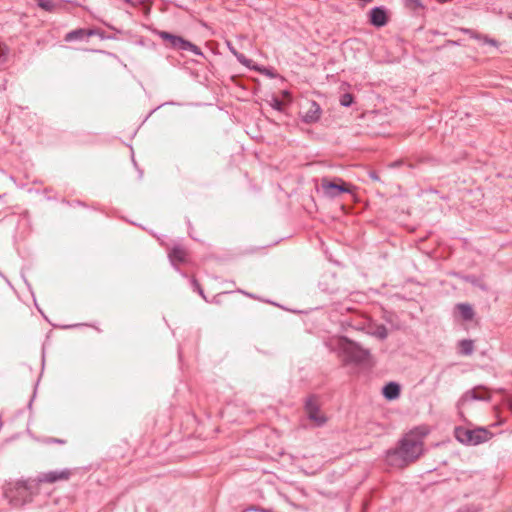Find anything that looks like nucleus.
I'll return each instance as SVG.
<instances>
[{
    "mask_svg": "<svg viewBox=\"0 0 512 512\" xmlns=\"http://www.w3.org/2000/svg\"><path fill=\"white\" fill-rule=\"evenodd\" d=\"M38 493L37 483L34 480H18L5 491V497L13 507H23L31 503L33 496Z\"/></svg>",
    "mask_w": 512,
    "mask_h": 512,
    "instance_id": "2",
    "label": "nucleus"
},
{
    "mask_svg": "<svg viewBox=\"0 0 512 512\" xmlns=\"http://www.w3.org/2000/svg\"><path fill=\"white\" fill-rule=\"evenodd\" d=\"M456 309L464 321H471L475 315L472 306L468 303H459L456 305Z\"/></svg>",
    "mask_w": 512,
    "mask_h": 512,
    "instance_id": "15",
    "label": "nucleus"
},
{
    "mask_svg": "<svg viewBox=\"0 0 512 512\" xmlns=\"http://www.w3.org/2000/svg\"><path fill=\"white\" fill-rule=\"evenodd\" d=\"M242 64L246 65V64H249V62L245 60V61L242 62Z\"/></svg>",
    "mask_w": 512,
    "mask_h": 512,
    "instance_id": "33",
    "label": "nucleus"
},
{
    "mask_svg": "<svg viewBox=\"0 0 512 512\" xmlns=\"http://www.w3.org/2000/svg\"><path fill=\"white\" fill-rule=\"evenodd\" d=\"M248 68H254L261 74L269 77V78H279L281 81H283V77L280 76L276 70L273 67H267V66H247Z\"/></svg>",
    "mask_w": 512,
    "mask_h": 512,
    "instance_id": "17",
    "label": "nucleus"
},
{
    "mask_svg": "<svg viewBox=\"0 0 512 512\" xmlns=\"http://www.w3.org/2000/svg\"><path fill=\"white\" fill-rule=\"evenodd\" d=\"M382 393L387 400L397 399L400 395V385L396 382H389L383 387Z\"/></svg>",
    "mask_w": 512,
    "mask_h": 512,
    "instance_id": "14",
    "label": "nucleus"
},
{
    "mask_svg": "<svg viewBox=\"0 0 512 512\" xmlns=\"http://www.w3.org/2000/svg\"><path fill=\"white\" fill-rule=\"evenodd\" d=\"M467 32L470 34V36L472 38H475V39L483 42L484 44H489V45H491L493 47H498V42L495 39L490 38L487 35L478 34V33L474 32V31H471V30H467Z\"/></svg>",
    "mask_w": 512,
    "mask_h": 512,
    "instance_id": "18",
    "label": "nucleus"
},
{
    "mask_svg": "<svg viewBox=\"0 0 512 512\" xmlns=\"http://www.w3.org/2000/svg\"><path fill=\"white\" fill-rule=\"evenodd\" d=\"M192 285H193V287H194V290H195V291H197V292L199 293V295H200L204 300H206V296H205V294H204V291H203V289H202L201 285L199 284V282H198L195 278H193V279H192Z\"/></svg>",
    "mask_w": 512,
    "mask_h": 512,
    "instance_id": "24",
    "label": "nucleus"
},
{
    "mask_svg": "<svg viewBox=\"0 0 512 512\" xmlns=\"http://www.w3.org/2000/svg\"><path fill=\"white\" fill-rule=\"evenodd\" d=\"M169 260L174 267L187 261L188 253L182 245H174L168 253ZM179 270L178 268H176Z\"/></svg>",
    "mask_w": 512,
    "mask_h": 512,
    "instance_id": "13",
    "label": "nucleus"
},
{
    "mask_svg": "<svg viewBox=\"0 0 512 512\" xmlns=\"http://www.w3.org/2000/svg\"><path fill=\"white\" fill-rule=\"evenodd\" d=\"M89 30H90L91 32H93V33H92V37H93V36H98V37H99L100 39H102V40L107 38V37H106V35H105L104 30H102V29H100V28L93 27V28H89Z\"/></svg>",
    "mask_w": 512,
    "mask_h": 512,
    "instance_id": "25",
    "label": "nucleus"
},
{
    "mask_svg": "<svg viewBox=\"0 0 512 512\" xmlns=\"http://www.w3.org/2000/svg\"><path fill=\"white\" fill-rule=\"evenodd\" d=\"M429 434L427 426H418L406 433L397 447L386 451L388 465L403 468L416 461L424 451V438Z\"/></svg>",
    "mask_w": 512,
    "mask_h": 512,
    "instance_id": "1",
    "label": "nucleus"
},
{
    "mask_svg": "<svg viewBox=\"0 0 512 512\" xmlns=\"http://www.w3.org/2000/svg\"><path fill=\"white\" fill-rule=\"evenodd\" d=\"M302 109L301 118L306 124L316 123L321 117L322 109L316 101H307Z\"/></svg>",
    "mask_w": 512,
    "mask_h": 512,
    "instance_id": "9",
    "label": "nucleus"
},
{
    "mask_svg": "<svg viewBox=\"0 0 512 512\" xmlns=\"http://www.w3.org/2000/svg\"><path fill=\"white\" fill-rule=\"evenodd\" d=\"M370 177H371L373 180H379V177L377 176L376 172H371V173H370Z\"/></svg>",
    "mask_w": 512,
    "mask_h": 512,
    "instance_id": "30",
    "label": "nucleus"
},
{
    "mask_svg": "<svg viewBox=\"0 0 512 512\" xmlns=\"http://www.w3.org/2000/svg\"><path fill=\"white\" fill-rule=\"evenodd\" d=\"M51 442H53V443H60V444L65 443V441H64V440H62V439H57V438H53V439L51 440Z\"/></svg>",
    "mask_w": 512,
    "mask_h": 512,
    "instance_id": "29",
    "label": "nucleus"
},
{
    "mask_svg": "<svg viewBox=\"0 0 512 512\" xmlns=\"http://www.w3.org/2000/svg\"><path fill=\"white\" fill-rule=\"evenodd\" d=\"M238 291H239V292H241V293H244V294H245V292H244V291H242V290H238ZM246 295H247V296H249V297H253V295H252V294H249V293H246Z\"/></svg>",
    "mask_w": 512,
    "mask_h": 512,
    "instance_id": "32",
    "label": "nucleus"
},
{
    "mask_svg": "<svg viewBox=\"0 0 512 512\" xmlns=\"http://www.w3.org/2000/svg\"><path fill=\"white\" fill-rule=\"evenodd\" d=\"M491 399V396L488 393L487 388L483 386L475 387L474 389L468 390L465 392V394L461 397L460 403H464L469 400H484L489 401Z\"/></svg>",
    "mask_w": 512,
    "mask_h": 512,
    "instance_id": "11",
    "label": "nucleus"
},
{
    "mask_svg": "<svg viewBox=\"0 0 512 512\" xmlns=\"http://www.w3.org/2000/svg\"><path fill=\"white\" fill-rule=\"evenodd\" d=\"M372 335L375 337L384 340L388 336V330L385 325H378L375 330L372 332Z\"/></svg>",
    "mask_w": 512,
    "mask_h": 512,
    "instance_id": "21",
    "label": "nucleus"
},
{
    "mask_svg": "<svg viewBox=\"0 0 512 512\" xmlns=\"http://www.w3.org/2000/svg\"><path fill=\"white\" fill-rule=\"evenodd\" d=\"M282 94H283V96H284V97H287V98H289V97H290V93H289L287 90H284V91L282 92Z\"/></svg>",
    "mask_w": 512,
    "mask_h": 512,
    "instance_id": "31",
    "label": "nucleus"
},
{
    "mask_svg": "<svg viewBox=\"0 0 512 512\" xmlns=\"http://www.w3.org/2000/svg\"><path fill=\"white\" fill-rule=\"evenodd\" d=\"M461 279L467 283L472 284L473 286L479 287L481 290L486 291L487 286L475 275H464Z\"/></svg>",
    "mask_w": 512,
    "mask_h": 512,
    "instance_id": "20",
    "label": "nucleus"
},
{
    "mask_svg": "<svg viewBox=\"0 0 512 512\" xmlns=\"http://www.w3.org/2000/svg\"><path fill=\"white\" fill-rule=\"evenodd\" d=\"M388 14L384 7H374L369 12V22L377 27H383L388 23Z\"/></svg>",
    "mask_w": 512,
    "mask_h": 512,
    "instance_id": "10",
    "label": "nucleus"
},
{
    "mask_svg": "<svg viewBox=\"0 0 512 512\" xmlns=\"http://www.w3.org/2000/svg\"><path fill=\"white\" fill-rule=\"evenodd\" d=\"M35 1L39 8H41L42 10L49 12V13L56 12L58 10V8L60 7V4L53 0H35Z\"/></svg>",
    "mask_w": 512,
    "mask_h": 512,
    "instance_id": "16",
    "label": "nucleus"
},
{
    "mask_svg": "<svg viewBox=\"0 0 512 512\" xmlns=\"http://www.w3.org/2000/svg\"><path fill=\"white\" fill-rule=\"evenodd\" d=\"M304 410L309 420L314 422L317 427H321L327 422V417L320 411L319 399L316 395H311L306 399Z\"/></svg>",
    "mask_w": 512,
    "mask_h": 512,
    "instance_id": "7",
    "label": "nucleus"
},
{
    "mask_svg": "<svg viewBox=\"0 0 512 512\" xmlns=\"http://www.w3.org/2000/svg\"><path fill=\"white\" fill-rule=\"evenodd\" d=\"M243 512H271L270 509L261 508L258 506H250L243 510Z\"/></svg>",
    "mask_w": 512,
    "mask_h": 512,
    "instance_id": "27",
    "label": "nucleus"
},
{
    "mask_svg": "<svg viewBox=\"0 0 512 512\" xmlns=\"http://www.w3.org/2000/svg\"><path fill=\"white\" fill-rule=\"evenodd\" d=\"M269 103L270 106L276 111L282 112L284 109V103L276 96H272Z\"/></svg>",
    "mask_w": 512,
    "mask_h": 512,
    "instance_id": "23",
    "label": "nucleus"
},
{
    "mask_svg": "<svg viewBox=\"0 0 512 512\" xmlns=\"http://www.w3.org/2000/svg\"><path fill=\"white\" fill-rule=\"evenodd\" d=\"M92 33L89 28H78L66 33L64 41L67 43L88 42L89 38L92 37Z\"/></svg>",
    "mask_w": 512,
    "mask_h": 512,
    "instance_id": "12",
    "label": "nucleus"
},
{
    "mask_svg": "<svg viewBox=\"0 0 512 512\" xmlns=\"http://www.w3.org/2000/svg\"><path fill=\"white\" fill-rule=\"evenodd\" d=\"M3 197V195H0V199Z\"/></svg>",
    "mask_w": 512,
    "mask_h": 512,
    "instance_id": "34",
    "label": "nucleus"
},
{
    "mask_svg": "<svg viewBox=\"0 0 512 512\" xmlns=\"http://www.w3.org/2000/svg\"><path fill=\"white\" fill-rule=\"evenodd\" d=\"M157 35L163 41L166 47L182 53L189 52L195 55H202V52L198 46L181 36L174 35L166 31H159L157 32Z\"/></svg>",
    "mask_w": 512,
    "mask_h": 512,
    "instance_id": "4",
    "label": "nucleus"
},
{
    "mask_svg": "<svg viewBox=\"0 0 512 512\" xmlns=\"http://www.w3.org/2000/svg\"><path fill=\"white\" fill-rule=\"evenodd\" d=\"M352 189L353 186L341 178L331 180L328 177H323L321 179V190L323 195L329 199H335L343 193H352Z\"/></svg>",
    "mask_w": 512,
    "mask_h": 512,
    "instance_id": "5",
    "label": "nucleus"
},
{
    "mask_svg": "<svg viewBox=\"0 0 512 512\" xmlns=\"http://www.w3.org/2000/svg\"><path fill=\"white\" fill-rule=\"evenodd\" d=\"M406 5L413 9L422 8V3L420 0H405Z\"/></svg>",
    "mask_w": 512,
    "mask_h": 512,
    "instance_id": "26",
    "label": "nucleus"
},
{
    "mask_svg": "<svg viewBox=\"0 0 512 512\" xmlns=\"http://www.w3.org/2000/svg\"><path fill=\"white\" fill-rule=\"evenodd\" d=\"M340 348L346 358L353 363H363L368 360L370 352L361 347L358 343L344 337L341 339Z\"/></svg>",
    "mask_w": 512,
    "mask_h": 512,
    "instance_id": "6",
    "label": "nucleus"
},
{
    "mask_svg": "<svg viewBox=\"0 0 512 512\" xmlns=\"http://www.w3.org/2000/svg\"><path fill=\"white\" fill-rule=\"evenodd\" d=\"M459 348H460L461 354H463L465 356H469L474 351V343L470 339H463L459 342Z\"/></svg>",
    "mask_w": 512,
    "mask_h": 512,
    "instance_id": "19",
    "label": "nucleus"
},
{
    "mask_svg": "<svg viewBox=\"0 0 512 512\" xmlns=\"http://www.w3.org/2000/svg\"><path fill=\"white\" fill-rule=\"evenodd\" d=\"M339 102L343 107H350L354 102V97L350 93H344L340 96Z\"/></svg>",
    "mask_w": 512,
    "mask_h": 512,
    "instance_id": "22",
    "label": "nucleus"
},
{
    "mask_svg": "<svg viewBox=\"0 0 512 512\" xmlns=\"http://www.w3.org/2000/svg\"><path fill=\"white\" fill-rule=\"evenodd\" d=\"M454 436L462 444L475 446L488 441L492 434L485 428L456 427Z\"/></svg>",
    "mask_w": 512,
    "mask_h": 512,
    "instance_id": "3",
    "label": "nucleus"
},
{
    "mask_svg": "<svg viewBox=\"0 0 512 512\" xmlns=\"http://www.w3.org/2000/svg\"><path fill=\"white\" fill-rule=\"evenodd\" d=\"M71 476L70 469L56 470V471H48L44 473H40L36 479H34L35 483H37V487L40 483H55L57 481H67Z\"/></svg>",
    "mask_w": 512,
    "mask_h": 512,
    "instance_id": "8",
    "label": "nucleus"
},
{
    "mask_svg": "<svg viewBox=\"0 0 512 512\" xmlns=\"http://www.w3.org/2000/svg\"><path fill=\"white\" fill-rule=\"evenodd\" d=\"M402 164H403V160H397V161L392 162L390 164V167L396 168V167H400Z\"/></svg>",
    "mask_w": 512,
    "mask_h": 512,
    "instance_id": "28",
    "label": "nucleus"
}]
</instances>
